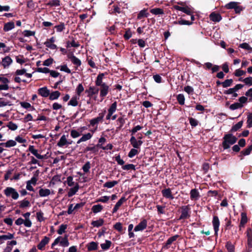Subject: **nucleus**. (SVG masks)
Instances as JSON below:
<instances>
[{"label":"nucleus","mask_w":252,"mask_h":252,"mask_svg":"<svg viewBox=\"0 0 252 252\" xmlns=\"http://www.w3.org/2000/svg\"><path fill=\"white\" fill-rule=\"evenodd\" d=\"M118 184L117 181H108L106 182L103 187L107 188H112Z\"/></svg>","instance_id":"ea45409f"},{"label":"nucleus","mask_w":252,"mask_h":252,"mask_svg":"<svg viewBox=\"0 0 252 252\" xmlns=\"http://www.w3.org/2000/svg\"><path fill=\"white\" fill-rule=\"evenodd\" d=\"M39 170H36L33 176L31 178V179L29 181H28V183H30V184H32L33 185H35L36 184L37 181L38 180V177L39 175Z\"/></svg>","instance_id":"2f4dec72"},{"label":"nucleus","mask_w":252,"mask_h":252,"mask_svg":"<svg viewBox=\"0 0 252 252\" xmlns=\"http://www.w3.org/2000/svg\"><path fill=\"white\" fill-rule=\"evenodd\" d=\"M51 193L50 190L47 189H40L39 195L40 197H45L49 195Z\"/></svg>","instance_id":"473e14b6"},{"label":"nucleus","mask_w":252,"mask_h":252,"mask_svg":"<svg viewBox=\"0 0 252 252\" xmlns=\"http://www.w3.org/2000/svg\"><path fill=\"white\" fill-rule=\"evenodd\" d=\"M243 107V105L240 104L239 102H235L229 106V109L231 110H234Z\"/></svg>","instance_id":"49530a36"},{"label":"nucleus","mask_w":252,"mask_h":252,"mask_svg":"<svg viewBox=\"0 0 252 252\" xmlns=\"http://www.w3.org/2000/svg\"><path fill=\"white\" fill-rule=\"evenodd\" d=\"M212 224L215 231V236L218 237V231L219 230V226L220 225V221L218 216H213Z\"/></svg>","instance_id":"20e7f679"},{"label":"nucleus","mask_w":252,"mask_h":252,"mask_svg":"<svg viewBox=\"0 0 252 252\" xmlns=\"http://www.w3.org/2000/svg\"><path fill=\"white\" fill-rule=\"evenodd\" d=\"M180 209L181 214L178 220H185L190 217L191 208L189 205L182 206Z\"/></svg>","instance_id":"7ed1b4c3"},{"label":"nucleus","mask_w":252,"mask_h":252,"mask_svg":"<svg viewBox=\"0 0 252 252\" xmlns=\"http://www.w3.org/2000/svg\"><path fill=\"white\" fill-rule=\"evenodd\" d=\"M70 61L74 65H76L77 66H80L81 64V61L75 56H72Z\"/></svg>","instance_id":"6e6d98bb"},{"label":"nucleus","mask_w":252,"mask_h":252,"mask_svg":"<svg viewBox=\"0 0 252 252\" xmlns=\"http://www.w3.org/2000/svg\"><path fill=\"white\" fill-rule=\"evenodd\" d=\"M60 95L61 93L58 91L53 92L51 93H50V94L49 95V99L51 100L57 99Z\"/></svg>","instance_id":"f704fd0d"},{"label":"nucleus","mask_w":252,"mask_h":252,"mask_svg":"<svg viewBox=\"0 0 252 252\" xmlns=\"http://www.w3.org/2000/svg\"><path fill=\"white\" fill-rule=\"evenodd\" d=\"M127 200V199L125 197H122L116 203L114 207L112 210V213H116L118 210L119 209L120 207L122 205V204L126 202Z\"/></svg>","instance_id":"f3484780"},{"label":"nucleus","mask_w":252,"mask_h":252,"mask_svg":"<svg viewBox=\"0 0 252 252\" xmlns=\"http://www.w3.org/2000/svg\"><path fill=\"white\" fill-rule=\"evenodd\" d=\"M247 246L249 248H252V229L248 228L247 229Z\"/></svg>","instance_id":"ddd939ff"},{"label":"nucleus","mask_w":252,"mask_h":252,"mask_svg":"<svg viewBox=\"0 0 252 252\" xmlns=\"http://www.w3.org/2000/svg\"><path fill=\"white\" fill-rule=\"evenodd\" d=\"M93 136V134L91 133H88L84 134L82 137L80 138L77 142V144H80L81 142L86 141L90 139Z\"/></svg>","instance_id":"7c9ffc66"},{"label":"nucleus","mask_w":252,"mask_h":252,"mask_svg":"<svg viewBox=\"0 0 252 252\" xmlns=\"http://www.w3.org/2000/svg\"><path fill=\"white\" fill-rule=\"evenodd\" d=\"M247 127H252V113H249L247 116Z\"/></svg>","instance_id":"3c124183"},{"label":"nucleus","mask_w":252,"mask_h":252,"mask_svg":"<svg viewBox=\"0 0 252 252\" xmlns=\"http://www.w3.org/2000/svg\"><path fill=\"white\" fill-rule=\"evenodd\" d=\"M179 237V235L177 234L169 238L166 242L163 244L162 249L165 250L168 249L173 242L176 241Z\"/></svg>","instance_id":"39448f33"},{"label":"nucleus","mask_w":252,"mask_h":252,"mask_svg":"<svg viewBox=\"0 0 252 252\" xmlns=\"http://www.w3.org/2000/svg\"><path fill=\"white\" fill-rule=\"evenodd\" d=\"M99 87L100 89H99V91H100V96L102 97L103 99L108 94L109 90V87L107 84H103Z\"/></svg>","instance_id":"9d476101"},{"label":"nucleus","mask_w":252,"mask_h":252,"mask_svg":"<svg viewBox=\"0 0 252 252\" xmlns=\"http://www.w3.org/2000/svg\"><path fill=\"white\" fill-rule=\"evenodd\" d=\"M161 192L163 196L166 198H169L170 199H173L174 198V197L172 194V192L170 188L163 189L161 191Z\"/></svg>","instance_id":"b1692460"},{"label":"nucleus","mask_w":252,"mask_h":252,"mask_svg":"<svg viewBox=\"0 0 252 252\" xmlns=\"http://www.w3.org/2000/svg\"><path fill=\"white\" fill-rule=\"evenodd\" d=\"M122 169L125 170H135V166L133 164H127L122 166Z\"/></svg>","instance_id":"864d4df0"},{"label":"nucleus","mask_w":252,"mask_h":252,"mask_svg":"<svg viewBox=\"0 0 252 252\" xmlns=\"http://www.w3.org/2000/svg\"><path fill=\"white\" fill-rule=\"evenodd\" d=\"M84 88L82 84H79L76 88V94L78 96H80L81 95V93L84 91Z\"/></svg>","instance_id":"bf43d9fd"},{"label":"nucleus","mask_w":252,"mask_h":252,"mask_svg":"<svg viewBox=\"0 0 252 252\" xmlns=\"http://www.w3.org/2000/svg\"><path fill=\"white\" fill-rule=\"evenodd\" d=\"M79 99V97L76 95L73 96L72 97L71 99L68 102V105H71L72 106H76L78 104V99Z\"/></svg>","instance_id":"c756f323"},{"label":"nucleus","mask_w":252,"mask_h":252,"mask_svg":"<svg viewBox=\"0 0 252 252\" xmlns=\"http://www.w3.org/2000/svg\"><path fill=\"white\" fill-rule=\"evenodd\" d=\"M19 203L20 207L21 208H26L30 206V202L26 199H24L23 201H21V202H19Z\"/></svg>","instance_id":"0e129e2a"},{"label":"nucleus","mask_w":252,"mask_h":252,"mask_svg":"<svg viewBox=\"0 0 252 252\" xmlns=\"http://www.w3.org/2000/svg\"><path fill=\"white\" fill-rule=\"evenodd\" d=\"M86 247L88 252H90L93 251H96L98 248V243L93 241L91 242L86 245Z\"/></svg>","instance_id":"a211bd4d"},{"label":"nucleus","mask_w":252,"mask_h":252,"mask_svg":"<svg viewBox=\"0 0 252 252\" xmlns=\"http://www.w3.org/2000/svg\"><path fill=\"white\" fill-rule=\"evenodd\" d=\"M146 9L141 10L137 15V19L140 20L143 18L147 17L149 13L146 12Z\"/></svg>","instance_id":"c03bdc74"},{"label":"nucleus","mask_w":252,"mask_h":252,"mask_svg":"<svg viewBox=\"0 0 252 252\" xmlns=\"http://www.w3.org/2000/svg\"><path fill=\"white\" fill-rule=\"evenodd\" d=\"M104 222V220L100 218L98 220L92 221L91 222V225H92L94 227H99L102 226Z\"/></svg>","instance_id":"72a5a7b5"},{"label":"nucleus","mask_w":252,"mask_h":252,"mask_svg":"<svg viewBox=\"0 0 252 252\" xmlns=\"http://www.w3.org/2000/svg\"><path fill=\"white\" fill-rule=\"evenodd\" d=\"M19 103L21 105V106L26 110L29 111H32L35 110V108L33 106H32L31 104L29 102H25V101H20Z\"/></svg>","instance_id":"5701e85b"},{"label":"nucleus","mask_w":252,"mask_h":252,"mask_svg":"<svg viewBox=\"0 0 252 252\" xmlns=\"http://www.w3.org/2000/svg\"><path fill=\"white\" fill-rule=\"evenodd\" d=\"M193 23V22H190L189 21H188V20H186L185 19H182V18H180L179 20L178 21H175L174 22H173V24L174 25H192Z\"/></svg>","instance_id":"a878e982"},{"label":"nucleus","mask_w":252,"mask_h":252,"mask_svg":"<svg viewBox=\"0 0 252 252\" xmlns=\"http://www.w3.org/2000/svg\"><path fill=\"white\" fill-rule=\"evenodd\" d=\"M68 136V135H63L61 137L60 139L59 140V141H58V142L57 143V146L59 147H67V143L66 137H67Z\"/></svg>","instance_id":"4468645a"},{"label":"nucleus","mask_w":252,"mask_h":252,"mask_svg":"<svg viewBox=\"0 0 252 252\" xmlns=\"http://www.w3.org/2000/svg\"><path fill=\"white\" fill-rule=\"evenodd\" d=\"M150 12L154 15H160L164 14L163 10L160 8H153L150 10Z\"/></svg>","instance_id":"4c0bfd02"},{"label":"nucleus","mask_w":252,"mask_h":252,"mask_svg":"<svg viewBox=\"0 0 252 252\" xmlns=\"http://www.w3.org/2000/svg\"><path fill=\"white\" fill-rule=\"evenodd\" d=\"M28 151H30L38 159H39L41 157V155L38 153L37 150L35 149L34 146L33 145H30L28 148Z\"/></svg>","instance_id":"cd10ccee"},{"label":"nucleus","mask_w":252,"mask_h":252,"mask_svg":"<svg viewBox=\"0 0 252 252\" xmlns=\"http://www.w3.org/2000/svg\"><path fill=\"white\" fill-rule=\"evenodd\" d=\"M50 238L47 236H44L40 242L37 245V247L40 250H43L45 246L49 243Z\"/></svg>","instance_id":"2eb2a0df"},{"label":"nucleus","mask_w":252,"mask_h":252,"mask_svg":"<svg viewBox=\"0 0 252 252\" xmlns=\"http://www.w3.org/2000/svg\"><path fill=\"white\" fill-rule=\"evenodd\" d=\"M38 93L42 97H47L50 94V91L46 87H44L38 90Z\"/></svg>","instance_id":"dca6fc26"},{"label":"nucleus","mask_w":252,"mask_h":252,"mask_svg":"<svg viewBox=\"0 0 252 252\" xmlns=\"http://www.w3.org/2000/svg\"><path fill=\"white\" fill-rule=\"evenodd\" d=\"M137 149L135 148L131 149L128 154V157L130 158H132L135 155L138 154L139 152Z\"/></svg>","instance_id":"13d9d810"},{"label":"nucleus","mask_w":252,"mask_h":252,"mask_svg":"<svg viewBox=\"0 0 252 252\" xmlns=\"http://www.w3.org/2000/svg\"><path fill=\"white\" fill-rule=\"evenodd\" d=\"M4 180H16V170L14 169H9L4 175Z\"/></svg>","instance_id":"0eeeda50"},{"label":"nucleus","mask_w":252,"mask_h":252,"mask_svg":"<svg viewBox=\"0 0 252 252\" xmlns=\"http://www.w3.org/2000/svg\"><path fill=\"white\" fill-rule=\"evenodd\" d=\"M13 238V234L8 233L6 235H3L0 236V241L6 240L8 239H11Z\"/></svg>","instance_id":"de8ad7c7"},{"label":"nucleus","mask_w":252,"mask_h":252,"mask_svg":"<svg viewBox=\"0 0 252 252\" xmlns=\"http://www.w3.org/2000/svg\"><path fill=\"white\" fill-rule=\"evenodd\" d=\"M56 29L57 32H62L65 29V25L64 23H60L58 25H56L54 27Z\"/></svg>","instance_id":"5fc2aeb1"},{"label":"nucleus","mask_w":252,"mask_h":252,"mask_svg":"<svg viewBox=\"0 0 252 252\" xmlns=\"http://www.w3.org/2000/svg\"><path fill=\"white\" fill-rule=\"evenodd\" d=\"M225 247L227 250L228 252H235V247L231 242H227Z\"/></svg>","instance_id":"37998d69"},{"label":"nucleus","mask_w":252,"mask_h":252,"mask_svg":"<svg viewBox=\"0 0 252 252\" xmlns=\"http://www.w3.org/2000/svg\"><path fill=\"white\" fill-rule=\"evenodd\" d=\"M104 76V74L103 73H99L97 75L96 79L95 80V84L96 86H100L103 85V84H106L105 83H104L102 82V79H103Z\"/></svg>","instance_id":"393cba45"},{"label":"nucleus","mask_w":252,"mask_h":252,"mask_svg":"<svg viewBox=\"0 0 252 252\" xmlns=\"http://www.w3.org/2000/svg\"><path fill=\"white\" fill-rule=\"evenodd\" d=\"M132 36V33L129 29L126 30L125 33L124 35V37L126 40L129 39Z\"/></svg>","instance_id":"338daca9"},{"label":"nucleus","mask_w":252,"mask_h":252,"mask_svg":"<svg viewBox=\"0 0 252 252\" xmlns=\"http://www.w3.org/2000/svg\"><path fill=\"white\" fill-rule=\"evenodd\" d=\"M252 151V145L249 146L247 148L243 150L241 152H242V154L243 155H244L245 156H246L249 155L251 154Z\"/></svg>","instance_id":"052dcab7"},{"label":"nucleus","mask_w":252,"mask_h":252,"mask_svg":"<svg viewBox=\"0 0 252 252\" xmlns=\"http://www.w3.org/2000/svg\"><path fill=\"white\" fill-rule=\"evenodd\" d=\"M243 121H241L239 122L238 123H237L236 124H235V125L232 126V127L230 130V131L232 132L237 131L240 128H241V127L243 126Z\"/></svg>","instance_id":"e433bc0d"},{"label":"nucleus","mask_w":252,"mask_h":252,"mask_svg":"<svg viewBox=\"0 0 252 252\" xmlns=\"http://www.w3.org/2000/svg\"><path fill=\"white\" fill-rule=\"evenodd\" d=\"M200 197L199 192L196 189H192L190 192V198L192 200H196Z\"/></svg>","instance_id":"4be33fe9"},{"label":"nucleus","mask_w":252,"mask_h":252,"mask_svg":"<svg viewBox=\"0 0 252 252\" xmlns=\"http://www.w3.org/2000/svg\"><path fill=\"white\" fill-rule=\"evenodd\" d=\"M67 225L66 224H61L59 229L57 230V233L60 234L62 235L63 233L65 232V229L67 228Z\"/></svg>","instance_id":"4d7b16f0"},{"label":"nucleus","mask_w":252,"mask_h":252,"mask_svg":"<svg viewBox=\"0 0 252 252\" xmlns=\"http://www.w3.org/2000/svg\"><path fill=\"white\" fill-rule=\"evenodd\" d=\"M210 19L213 22H219L221 20L222 17L220 14L213 12L210 15Z\"/></svg>","instance_id":"aec40b11"},{"label":"nucleus","mask_w":252,"mask_h":252,"mask_svg":"<svg viewBox=\"0 0 252 252\" xmlns=\"http://www.w3.org/2000/svg\"><path fill=\"white\" fill-rule=\"evenodd\" d=\"M106 141V139L101 136L98 141V143L96 144L97 147L100 148L103 146V144Z\"/></svg>","instance_id":"e2e57ef3"},{"label":"nucleus","mask_w":252,"mask_h":252,"mask_svg":"<svg viewBox=\"0 0 252 252\" xmlns=\"http://www.w3.org/2000/svg\"><path fill=\"white\" fill-rule=\"evenodd\" d=\"M14 23L13 22H8L5 23L4 25L3 30L5 32L9 31L12 29L14 28Z\"/></svg>","instance_id":"c9c22d12"},{"label":"nucleus","mask_w":252,"mask_h":252,"mask_svg":"<svg viewBox=\"0 0 252 252\" xmlns=\"http://www.w3.org/2000/svg\"><path fill=\"white\" fill-rule=\"evenodd\" d=\"M117 103L116 101L114 102L110 106L108 110V112L112 114L116 111L117 109Z\"/></svg>","instance_id":"603ef678"},{"label":"nucleus","mask_w":252,"mask_h":252,"mask_svg":"<svg viewBox=\"0 0 252 252\" xmlns=\"http://www.w3.org/2000/svg\"><path fill=\"white\" fill-rule=\"evenodd\" d=\"M98 92L99 89L94 86H90L88 89L85 90V93L87 94L88 96L90 97H93L94 94H97Z\"/></svg>","instance_id":"1a4fd4ad"},{"label":"nucleus","mask_w":252,"mask_h":252,"mask_svg":"<svg viewBox=\"0 0 252 252\" xmlns=\"http://www.w3.org/2000/svg\"><path fill=\"white\" fill-rule=\"evenodd\" d=\"M113 228L122 234L126 232V227H123L122 224L120 222H116L113 225Z\"/></svg>","instance_id":"412c9836"},{"label":"nucleus","mask_w":252,"mask_h":252,"mask_svg":"<svg viewBox=\"0 0 252 252\" xmlns=\"http://www.w3.org/2000/svg\"><path fill=\"white\" fill-rule=\"evenodd\" d=\"M103 209V206L100 204L94 205L92 208V211L96 214L101 212Z\"/></svg>","instance_id":"58836bf2"},{"label":"nucleus","mask_w":252,"mask_h":252,"mask_svg":"<svg viewBox=\"0 0 252 252\" xmlns=\"http://www.w3.org/2000/svg\"><path fill=\"white\" fill-rule=\"evenodd\" d=\"M91 168V163L90 161H87L83 166L82 169L85 173H88L89 172V170Z\"/></svg>","instance_id":"680f3d73"},{"label":"nucleus","mask_w":252,"mask_h":252,"mask_svg":"<svg viewBox=\"0 0 252 252\" xmlns=\"http://www.w3.org/2000/svg\"><path fill=\"white\" fill-rule=\"evenodd\" d=\"M53 59L50 58L43 62V65L44 66H49L53 63Z\"/></svg>","instance_id":"774afa93"},{"label":"nucleus","mask_w":252,"mask_h":252,"mask_svg":"<svg viewBox=\"0 0 252 252\" xmlns=\"http://www.w3.org/2000/svg\"><path fill=\"white\" fill-rule=\"evenodd\" d=\"M241 220L240 222H241L242 223H246L248 221V218L247 216V214L245 212H242L241 214Z\"/></svg>","instance_id":"69168bd1"},{"label":"nucleus","mask_w":252,"mask_h":252,"mask_svg":"<svg viewBox=\"0 0 252 252\" xmlns=\"http://www.w3.org/2000/svg\"><path fill=\"white\" fill-rule=\"evenodd\" d=\"M233 81L232 79H226L222 82V86L225 88L230 87L233 83Z\"/></svg>","instance_id":"09e8293b"},{"label":"nucleus","mask_w":252,"mask_h":252,"mask_svg":"<svg viewBox=\"0 0 252 252\" xmlns=\"http://www.w3.org/2000/svg\"><path fill=\"white\" fill-rule=\"evenodd\" d=\"M189 124L191 125V126H192V127H194L198 125V123H199L198 121H197L195 118H193L192 117H189Z\"/></svg>","instance_id":"8fccbe9b"},{"label":"nucleus","mask_w":252,"mask_h":252,"mask_svg":"<svg viewBox=\"0 0 252 252\" xmlns=\"http://www.w3.org/2000/svg\"><path fill=\"white\" fill-rule=\"evenodd\" d=\"M147 226V221L146 220H143L138 225H137L134 230L135 231H143L146 228Z\"/></svg>","instance_id":"f8f14e48"},{"label":"nucleus","mask_w":252,"mask_h":252,"mask_svg":"<svg viewBox=\"0 0 252 252\" xmlns=\"http://www.w3.org/2000/svg\"><path fill=\"white\" fill-rule=\"evenodd\" d=\"M177 4L182 6V10L181 11L183 12L187 15H191V13H193L192 10L190 7L188 6H185L186 4L185 2H178Z\"/></svg>","instance_id":"9b49d317"},{"label":"nucleus","mask_w":252,"mask_h":252,"mask_svg":"<svg viewBox=\"0 0 252 252\" xmlns=\"http://www.w3.org/2000/svg\"><path fill=\"white\" fill-rule=\"evenodd\" d=\"M112 244V243L109 240H106L105 243H102L100 244V246L101 249L103 250H108L110 247H111V245Z\"/></svg>","instance_id":"79ce46f5"},{"label":"nucleus","mask_w":252,"mask_h":252,"mask_svg":"<svg viewBox=\"0 0 252 252\" xmlns=\"http://www.w3.org/2000/svg\"><path fill=\"white\" fill-rule=\"evenodd\" d=\"M4 194L6 197H11L13 199H16V189L11 187H7L3 190Z\"/></svg>","instance_id":"423d86ee"},{"label":"nucleus","mask_w":252,"mask_h":252,"mask_svg":"<svg viewBox=\"0 0 252 252\" xmlns=\"http://www.w3.org/2000/svg\"><path fill=\"white\" fill-rule=\"evenodd\" d=\"M60 244L61 246L66 247L69 246V243L68 240L67 236H65L62 239V240L60 241Z\"/></svg>","instance_id":"a18cd8bd"},{"label":"nucleus","mask_w":252,"mask_h":252,"mask_svg":"<svg viewBox=\"0 0 252 252\" xmlns=\"http://www.w3.org/2000/svg\"><path fill=\"white\" fill-rule=\"evenodd\" d=\"M92 145H93V147L87 146L86 147L82 152L83 153H87L88 152L90 151L93 153L96 154L98 152V149L97 148H99L97 147L96 144L94 145V144H92Z\"/></svg>","instance_id":"6ab92c4d"},{"label":"nucleus","mask_w":252,"mask_h":252,"mask_svg":"<svg viewBox=\"0 0 252 252\" xmlns=\"http://www.w3.org/2000/svg\"><path fill=\"white\" fill-rule=\"evenodd\" d=\"M11 63V59L9 57L6 56L2 59L1 64L2 65L4 68H5L8 66Z\"/></svg>","instance_id":"c85d7f7f"},{"label":"nucleus","mask_w":252,"mask_h":252,"mask_svg":"<svg viewBox=\"0 0 252 252\" xmlns=\"http://www.w3.org/2000/svg\"><path fill=\"white\" fill-rule=\"evenodd\" d=\"M239 3L236 1H231L225 5V8L227 9H234L235 13L240 14L241 11L244 9V7L239 5Z\"/></svg>","instance_id":"f03ea898"},{"label":"nucleus","mask_w":252,"mask_h":252,"mask_svg":"<svg viewBox=\"0 0 252 252\" xmlns=\"http://www.w3.org/2000/svg\"><path fill=\"white\" fill-rule=\"evenodd\" d=\"M237 141V138L231 133L224 134L223 137L222 146L223 150H226L230 147L231 145L234 144Z\"/></svg>","instance_id":"f257e3e1"},{"label":"nucleus","mask_w":252,"mask_h":252,"mask_svg":"<svg viewBox=\"0 0 252 252\" xmlns=\"http://www.w3.org/2000/svg\"><path fill=\"white\" fill-rule=\"evenodd\" d=\"M129 142L133 148L135 149H140L141 146L143 143L142 140H137L134 136H132L131 137Z\"/></svg>","instance_id":"6e6552de"},{"label":"nucleus","mask_w":252,"mask_h":252,"mask_svg":"<svg viewBox=\"0 0 252 252\" xmlns=\"http://www.w3.org/2000/svg\"><path fill=\"white\" fill-rule=\"evenodd\" d=\"M79 188V186L78 183H76L75 187L73 188H70L69 189V191L68 192L67 195L68 197H71L73 195H74L77 191L78 190Z\"/></svg>","instance_id":"bb28decb"},{"label":"nucleus","mask_w":252,"mask_h":252,"mask_svg":"<svg viewBox=\"0 0 252 252\" xmlns=\"http://www.w3.org/2000/svg\"><path fill=\"white\" fill-rule=\"evenodd\" d=\"M177 100L179 104L181 105H183L185 104V98L184 95L182 94H180L177 95Z\"/></svg>","instance_id":"a19ab883"}]
</instances>
